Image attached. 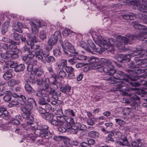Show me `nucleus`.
Listing matches in <instances>:
<instances>
[{
  "instance_id": "7c9ffc66",
  "label": "nucleus",
  "mask_w": 147,
  "mask_h": 147,
  "mask_svg": "<svg viewBox=\"0 0 147 147\" xmlns=\"http://www.w3.org/2000/svg\"><path fill=\"white\" fill-rule=\"evenodd\" d=\"M25 89L26 91L28 94L33 93L34 90L31 86L28 84H26L25 85Z\"/></svg>"
},
{
  "instance_id": "13d9d810",
  "label": "nucleus",
  "mask_w": 147,
  "mask_h": 147,
  "mask_svg": "<svg viewBox=\"0 0 147 147\" xmlns=\"http://www.w3.org/2000/svg\"><path fill=\"white\" fill-rule=\"evenodd\" d=\"M102 45L103 46V47L105 49H107L108 45H109L108 42L107 41L103 39L101 43V45H100L101 47Z\"/></svg>"
},
{
  "instance_id": "a211bd4d",
  "label": "nucleus",
  "mask_w": 147,
  "mask_h": 147,
  "mask_svg": "<svg viewBox=\"0 0 147 147\" xmlns=\"http://www.w3.org/2000/svg\"><path fill=\"white\" fill-rule=\"evenodd\" d=\"M8 113L5 108L2 106H0V116L3 115V117H5V119L7 120L8 118Z\"/></svg>"
},
{
  "instance_id": "0e129e2a",
  "label": "nucleus",
  "mask_w": 147,
  "mask_h": 147,
  "mask_svg": "<svg viewBox=\"0 0 147 147\" xmlns=\"http://www.w3.org/2000/svg\"><path fill=\"white\" fill-rule=\"evenodd\" d=\"M88 145L91 147V145L94 144L96 143L95 140L93 139H90L87 140V142H86Z\"/></svg>"
},
{
  "instance_id": "f704fd0d",
  "label": "nucleus",
  "mask_w": 147,
  "mask_h": 147,
  "mask_svg": "<svg viewBox=\"0 0 147 147\" xmlns=\"http://www.w3.org/2000/svg\"><path fill=\"white\" fill-rule=\"evenodd\" d=\"M37 63V61L36 60H35L33 62L34 64V67H33L32 71H31L33 73V74H36L38 71L40 69L39 68V67L37 66H35L36 65Z\"/></svg>"
},
{
  "instance_id": "39448f33",
  "label": "nucleus",
  "mask_w": 147,
  "mask_h": 147,
  "mask_svg": "<svg viewBox=\"0 0 147 147\" xmlns=\"http://www.w3.org/2000/svg\"><path fill=\"white\" fill-rule=\"evenodd\" d=\"M20 98L22 100V102L20 103L21 106L20 109L22 111L24 115L30 114L31 111L32 107L31 105L25 103L26 101V98L24 95H20Z\"/></svg>"
},
{
  "instance_id": "58836bf2",
  "label": "nucleus",
  "mask_w": 147,
  "mask_h": 147,
  "mask_svg": "<svg viewBox=\"0 0 147 147\" xmlns=\"http://www.w3.org/2000/svg\"><path fill=\"white\" fill-rule=\"evenodd\" d=\"M11 36L14 40H19L21 38V35L15 32L11 34Z\"/></svg>"
},
{
  "instance_id": "6e6d98bb",
  "label": "nucleus",
  "mask_w": 147,
  "mask_h": 147,
  "mask_svg": "<svg viewBox=\"0 0 147 147\" xmlns=\"http://www.w3.org/2000/svg\"><path fill=\"white\" fill-rule=\"evenodd\" d=\"M27 36H28L29 39L31 40H30L29 41H31V42H34L36 41V36L33 34H28Z\"/></svg>"
},
{
  "instance_id": "393cba45",
  "label": "nucleus",
  "mask_w": 147,
  "mask_h": 147,
  "mask_svg": "<svg viewBox=\"0 0 147 147\" xmlns=\"http://www.w3.org/2000/svg\"><path fill=\"white\" fill-rule=\"evenodd\" d=\"M9 102V106L11 107H13L14 106L18 105L19 104H20L21 100H22V99L18 100L16 98H13L11 99Z\"/></svg>"
},
{
  "instance_id": "1a4fd4ad",
  "label": "nucleus",
  "mask_w": 147,
  "mask_h": 147,
  "mask_svg": "<svg viewBox=\"0 0 147 147\" xmlns=\"http://www.w3.org/2000/svg\"><path fill=\"white\" fill-rule=\"evenodd\" d=\"M4 74L3 76L4 79L6 80H8L11 79L13 77L12 72V69H9V68L7 66L3 67Z\"/></svg>"
},
{
  "instance_id": "052dcab7",
  "label": "nucleus",
  "mask_w": 147,
  "mask_h": 147,
  "mask_svg": "<svg viewBox=\"0 0 147 147\" xmlns=\"http://www.w3.org/2000/svg\"><path fill=\"white\" fill-rule=\"evenodd\" d=\"M5 64L8 65L9 66L11 67L14 68L15 67L16 63L14 62L11 61H8L5 62Z\"/></svg>"
},
{
  "instance_id": "79ce46f5",
  "label": "nucleus",
  "mask_w": 147,
  "mask_h": 147,
  "mask_svg": "<svg viewBox=\"0 0 147 147\" xmlns=\"http://www.w3.org/2000/svg\"><path fill=\"white\" fill-rule=\"evenodd\" d=\"M39 37L40 39L43 40L47 38L46 33L44 31H41L39 33Z\"/></svg>"
},
{
  "instance_id": "412c9836",
  "label": "nucleus",
  "mask_w": 147,
  "mask_h": 147,
  "mask_svg": "<svg viewBox=\"0 0 147 147\" xmlns=\"http://www.w3.org/2000/svg\"><path fill=\"white\" fill-rule=\"evenodd\" d=\"M51 101V98L49 95H43L39 104L41 105H44L45 104Z\"/></svg>"
},
{
  "instance_id": "c85d7f7f",
  "label": "nucleus",
  "mask_w": 147,
  "mask_h": 147,
  "mask_svg": "<svg viewBox=\"0 0 147 147\" xmlns=\"http://www.w3.org/2000/svg\"><path fill=\"white\" fill-rule=\"evenodd\" d=\"M100 61L102 64L105 65H106L105 67L103 68V69L104 67H107L108 66L109 67L110 66H112L111 65L112 64V63L109 59L108 60L106 59L102 58L101 59Z\"/></svg>"
},
{
  "instance_id": "b1692460",
  "label": "nucleus",
  "mask_w": 147,
  "mask_h": 147,
  "mask_svg": "<svg viewBox=\"0 0 147 147\" xmlns=\"http://www.w3.org/2000/svg\"><path fill=\"white\" fill-rule=\"evenodd\" d=\"M132 81H133L134 80V79ZM140 83L139 82H134V81L133 82L131 81L129 82L131 86H132L137 87L139 86L140 85H145L146 84V82L145 80L141 79L139 81Z\"/></svg>"
},
{
  "instance_id": "4468645a",
  "label": "nucleus",
  "mask_w": 147,
  "mask_h": 147,
  "mask_svg": "<svg viewBox=\"0 0 147 147\" xmlns=\"http://www.w3.org/2000/svg\"><path fill=\"white\" fill-rule=\"evenodd\" d=\"M88 45L91 49L90 48V51H87L92 54H93L94 52L97 53L99 52L100 51V49H101L100 47V48H96L94 44L91 40L88 41Z\"/></svg>"
},
{
  "instance_id": "e433bc0d",
  "label": "nucleus",
  "mask_w": 147,
  "mask_h": 147,
  "mask_svg": "<svg viewBox=\"0 0 147 147\" xmlns=\"http://www.w3.org/2000/svg\"><path fill=\"white\" fill-rule=\"evenodd\" d=\"M147 34V33H140L139 34V36H138V40L140 41H147V36H146L144 34Z\"/></svg>"
},
{
  "instance_id": "5fc2aeb1",
  "label": "nucleus",
  "mask_w": 147,
  "mask_h": 147,
  "mask_svg": "<svg viewBox=\"0 0 147 147\" xmlns=\"http://www.w3.org/2000/svg\"><path fill=\"white\" fill-rule=\"evenodd\" d=\"M53 139L56 141H61L64 140L65 139V137L61 136H54Z\"/></svg>"
},
{
  "instance_id": "864d4df0",
  "label": "nucleus",
  "mask_w": 147,
  "mask_h": 147,
  "mask_svg": "<svg viewBox=\"0 0 147 147\" xmlns=\"http://www.w3.org/2000/svg\"><path fill=\"white\" fill-rule=\"evenodd\" d=\"M23 117L27 119L32 121L34 120V118L30 115V114H24L22 115Z\"/></svg>"
},
{
  "instance_id": "aec40b11",
  "label": "nucleus",
  "mask_w": 147,
  "mask_h": 147,
  "mask_svg": "<svg viewBox=\"0 0 147 147\" xmlns=\"http://www.w3.org/2000/svg\"><path fill=\"white\" fill-rule=\"evenodd\" d=\"M9 26V23L8 22H5L2 25L1 33L3 35H5L8 30Z\"/></svg>"
},
{
  "instance_id": "ddd939ff",
  "label": "nucleus",
  "mask_w": 147,
  "mask_h": 147,
  "mask_svg": "<svg viewBox=\"0 0 147 147\" xmlns=\"http://www.w3.org/2000/svg\"><path fill=\"white\" fill-rule=\"evenodd\" d=\"M131 24L133 27L135 29H140L141 30H142V31L141 30V32L142 33H147V28H145L144 26L139 24L138 22L134 21L132 22Z\"/></svg>"
},
{
  "instance_id": "69168bd1",
  "label": "nucleus",
  "mask_w": 147,
  "mask_h": 147,
  "mask_svg": "<svg viewBox=\"0 0 147 147\" xmlns=\"http://www.w3.org/2000/svg\"><path fill=\"white\" fill-rule=\"evenodd\" d=\"M96 119L95 118L89 119L87 121V123L88 124L90 125H93L94 124Z\"/></svg>"
},
{
  "instance_id": "8fccbe9b",
  "label": "nucleus",
  "mask_w": 147,
  "mask_h": 147,
  "mask_svg": "<svg viewBox=\"0 0 147 147\" xmlns=\"http://www.w3.org/2000/svg\"><path fill=\"white\" fill-rule=\"evenodd\" d=\"M61 92L59 91H57L54 95H52V97L54 99L57 100L58 98V97L61 96Z\"/></svg>"
},
{
  "instance_id": "bb28decb",
  "label": "nucleus",
  "mask_w": 147,
  "mask_h": 147,
  "mask_svg": "<svg viewBox=\"0 0 147 147\" xmlns=\"http://www.w3.org/2000/svg\"><path fill=\"white\" fill-rule=\"evenodd\" d=\"M11 92L9 91H6L5 93V95L3 97V100L6 102L10 101L11 99Z\"/></svg>"
},
{
  "instance_id": "72a5a7b5",
  "label": "nucleus",
  "mask_w": 147,
  "mask_h": 147,
  "mask_svg": "<svg viewBox=\"0 0 147 147\" xmlns=\"http://www.w3.org/2000/svg\"><path fill=\"white\" fill-rule=\"evenodd\" d=\"M88 134L89 137L92 138H97L99 135V134L98 132L94 131H89Z\"/></svg>"
},
{
  "instance_id": "f257e3e1",
  "label": "nucleus",
  "mask_w": 147,
  "mask_h": 147,
  "mask_svg": "<svg viewBox=\"0 0 147 147\" xmlns=\"http://www.w3.org/2000/svg\"><path fill=\"white\" fill-rule=\"evenodd\" d=\"M103 71L108 75H113V77L108 79V80L110 81V83L111 84L117 83V81L114 80H122L128 82L129 81H131L132 79L130 76L122 71H119L116 72L113 66L105 67L103 69Z\"/></svg>"
},
{
  "instance_id": "3c124183",
  "label": "nucleus",
  "mask_w": 147,
  "mask_h": 147,
  "mask_svg": "<svg viewBox=\"0 0 147 147\" xmlns=\"http://www.w3.org/2000/svg\"><path fill=\"white\" fill-rule=\"evenodd\" d=\"M56 40H58L61 37V34L59 31H56L54 33V35L52 36Z\"/></svg>"
},
{
  "instance_id": "774afa93",
  "label": "nucleus",
  "mask_w": 147,
  "mask_h": 147,
  "mask_svg": "<svg viewBox=\"0 0 147 147\" xmlns=\"http://www.w3.org/2000/svg\"><path fill=\"white\" fill-rule=\"evenodd\" d=\"M75 78V75L73 72L69 74L67 77V78L69 80L73 79Z\"/></svg>"
},
{
  "instance_id": "7ed1b4c3",
  "label": "nucleus",
  "mask_w": 147,
  "mask_h": 147,
  "mask_svg": "<svg viewBox=\"0 0 147 147\" xmlns=\"http://www.w3.org/2000/svg\"><path fill=\"white\" fill-rule=\"evenodd\" d=\"M49 128L47 125L40 123L38 125L37 129L36 131V135L38 136L45 137L46 139L51 138L52 136L49 133Z\"/></svg>"
},
{
  "instance_id": "a878e982",
  "label": "nucleus",
  "mask_w": 147,
  "mask_h": 147,
  "mask_svg": "<svg viewBox=\"0 0 147 147\" xmlns=\"http://www.w3.org/2000/svg\"><path fill=\"white\" fill-rule=\"evenodd\" d=\"M10 44L9 45V48L12 51H14L16 50L17 48L16 45H18L19 42H16L13 40H12L9 42Z\"/></svg>"
},
{
  "instance_id": "a18cd8bd",
  "label": "nucleus",
  "mask_w": 147,
  "mask_h": 147,
  "mask_svg": "<svg viewBox=\"0 0 147 147\" xmlns=\"http://www.w3.org/2000/svg\"><path fill=\"white\" fill-rule=\"evenodd\" d=\"M47 63H53L56 61L55 58L53 56H49L45 60Z\"/></svg>"
},
{
  "instance_id": "9b49d317",
  "label": "nucleus",
  "mask_w": 147,
  "mask_h": 147,
  "mask_svg": "<svg viewBox=\"0 0 147 147\" xmlns=\"http://www.w3.org/2000/svg\"><path fill=\"white\" fill-rule=\"evenodd\" d=\"M131 58L130 54H127L124 55H119L117 58L119 62L125 63L129 62Z\"/></svg>"
},
{
  "instance_id": "473e14b6",
  "label": "nucleus",
  "mask_w": 147,
  "mask_h": 147,
  "mask_svg": "<svg viewBox=\"0 0 147 147\" xmlns=\"http://www.w3.org/2000/svg\"><path fill=\"white\" fill-rule=\"evenodd\" d=\"M53 78L54 79L53 82L52 83V84L54 86H55L54 87V88L55 89H56L58 88V86H60L61 84V83L58 81V80H59V78L56 75V77L55 78Z\"/></svg>"
},
{
  "instance_id": "a19ab883",
  "label": "nucleus",
  "mask_w": 147,
  "mask_h": 147,
  "mask_svg": "<svg viewBox=\"0 0 147 147\" xmlns=\"http://www.w3.org/2000/svg\"><path fill=\"white\" fill-rule=\"evenodd\" d=\"M27 100V103L26 104L30 105L32 107L33 105L36 104V102L32 98H28V99H26Z\"/></svg>"
},
{
  "instance_id": "49530a36",
  "label": "nucleus",
  "mask_w": 147,
  "mask_h": 147,
  "mask_svg": "<svg viewBox=\"0 0 147 147\" xmlns=\"http://www.w3.org/2000/svg\"><path fill=\"white\" fill-rule=\"evenodd\" d=\"M18 28L14 29L15 31L18 32L19 33H21L22 32V31L21 29L23 27V25L21 23H18L17 24Z\"/></svg>"
},
{
  "instance_id": "2eb2a0df",
  "label": "nucleus",
  "mask_w": 147,
  "mask_h": 147,
  "mask_svg": "<svg viewBox=\"0 0 147 147\" xmlns=\"http://www.w3.org/2000/svg\"><path fill=\"white\" fill-rule=\"evenodd\" d=\"M50 83L49 79L46 78L45 82H43L42 85L40 86V89L45 93V91L49 88Z\"/></svg>"
},
{
  "instance_id": "09e8293b",
  "label": "nucleus",
  "mask_w": 147,
  "mask_h": 147,
  "mask_svg": "<svg viewBox=\"0 0 147 147\" xmlns=\"http://www.w3.org/2000/svg\"><path fill=\"white\" fill-rule=\"evenodd\" d=\"M31 26H36L38 27H40L41 26V24L39 20H36L34 21L32 23H30Z\"/></svg>"
},
{
  "instance_id": "20e7f679",
  "label": "nucleus",
  "mask_w": 147,
  "mask_h": 147,
  "mask_svg": "<svg viewBox=\"0 0 147 147\" xmlns=\"http://www.w3.org/2000/svg\"><path fill=\"white\" fill-rule=\"evenodd\" d=\"M132 51L133 52V54L135 55H138L134 58L135 61L139 62L138 63H136V64L140 65L142 67H145L144 65L147 66V60L140 59L139 58V57H141L145 55V51L143 50H140L139 49L137 48L133 49Z\"/></svg>"
},
{
  "instance_id": "ea45409f",
  "label": "nucleus",
  "mask_w": 147,
  "mask_h": 147,
  "mask_svg": "<svg viewBox=\"0 0 147 147\" xmlns=\"http://www.w3.org/2000/svg\"><path fill=\"white\" fill-rule=\"evenodd\" d=\"M57 40H56L54 38L53 36L51 37V38L49 39L48 41V44L49 45H53L56 44Z\"/></svg>"
},
{
  "instance_id": "dca6fc26",
  "label": "nucleus",
  "mask_w": 147,
  "mask_h": 147,
  "mask_svg": "<svg viewBox=\"0 0 147 147\" xmlns=\"http://www.w3.org/2000/svg\"><path fill=\"white\" fill-rule=\"evenodd\" d=\"M133 80V78H132V79L131 81H129V82H126L125 81H117V83H118V84L116 85V88L118 89H121V88L122 87H124L125 86V85H127L128 86L131 85L130 84L129 82L132 81ZM118 89L116 90H117Z\"/></svg>"
},
{
  "instance_id": "f8f14e48",
  "label": "nucleus",
  "mask_w": 147,
  "mask_h": 147,
  "mask_svg": "<svg viewBox=\"0 0 147 147\" xmlns=\"http://www.w3.org/2000/svg\"><path fill=\"white\" fill-rule=\"evenodd\" d=\"M33 93L35 96L36 98L38 101L39 104L45 93L41 90L38 89L37 90H34Z\"/></svg>"
},
{
  "instance_id": "cd10ccee",
  "label": "nucleus",
  "mask_w": 147,
  "mask_h": 147,
  "mask_svg": "<svg viewBox=\"0 0 147 147\" xmlns=\"http://www.w3.org/2000/svg\"><path fill=\"white\" fill-rule=\"evenodd\" d=\"M140 139H139L137 141H132L131 142V145L132 147H143L144 144L140 142Z\"/></svg>"
},
{
  "instance_id": "f03ea898",
  "label": "nucleus",
  "mask_w": 147,
  "mask_h": 147,
  "mask_svg": "<svg viewBox=\"0 0 147 147\" xmlns=\"http://www.w3.org/2000/svg\"><path fill=\"white\" fill-rule=\"evenodd\" d=\"M138 36L139 34L136 36L132 34L129 35L125 37L118 36L117 45L118 48L122 51H127V48H125L124 45L128 43L130 44L135 39H138L137 37Z\"/></svg>"
},
{
  "instance_id": "680f3d73",
  "label": "nucleus",
  "mask_w": 147,
  "mask_h": 147,
  "mask_svg": "<svg viewBox=\"0 0 147 147\" xmlns=\"http://www.w3.org/2000/svg\"><path fill=\"white\" fill-rule=\"evenodd\" d=\"M115 120L116 122L118 123L120 126H122L124 125L125 123V121L119 119H116Z\"/></svg>"
},
{
  "instance_id": "f3484780",
  "label": "nucleus",
  "mask_w": 147,
  "mask_h": 147,
  "mask_svg": "<svg viewBox=\"0 0 147 147\" xmlns=\"http://www.w3.org/2000/svg\"><path fill=\"white\" fill-rule=\"evenodd\" d=\"M66 127L67 129H71L73 127V126L74 123V119L71 117L66 118Z\"/></svg>"
},
{
  "instance_id": "6e6552de",
  "label": "nucleus",
  "mask_w": 147,
  "mask_h": 147,
  "mask_svg": "<svg viewBox=\"0 0 147 147\" xmlns=\"http://www.w3.org/2000/svg\"><path fill=\"white\" fill-rule=\"evenodd\" d=\"M143 0H136L137 2L135 4V7L139 11L147 14V4H140V2Z\"/></svg>"
},
{
  "instance_id": "0eeeda50",
  "label": "nucleus",
  "mask_w": 147,
  "mask_h": 147,
  "mask_svg": "<svg viewBox=\"0 0 147 147\" xmlns=\"http://www.w3.org/2000/svg\"><path fill=\"white\" fill-rule=\"evenodd\" d=\"M65 47L63 45H61L62 48L65 53L66 54H68V51L73 54H76V52L74 46L70 42L66 41L65 42Z\"/></svg>"
},
{
  "instance_id": "5701e85b",
  "label": "nucleus",
  "mask_w": 147,
  "mask_h": 147,
  "mask_svg": "<svg viewBox=\"0 0 147 147\" xmlns=\"http://www.w3.org/2000/svg\"><path fill=\"white\" fill-rule=\"evenodd\" d=\"M46 67L47 71L50 74V78H52L56 77V75L54 73L52 65H50L48 66H47Z\"/></svg>"
},
{
  "instance_id": "423d86ee",
  "label": "nucleus",
  "mask_w": 147,
  "mask_h": 147,
  "mask_svg": "<svg viewBox=\"0 0 147 147\" xmlns=\"http://www.w3.org/2000/svg\"><path fill=\"white\" fill-rule=\"evenodd\" d=\"M136 64H135L134 63L131 62L127 65L128 69H127V71L129 73L131 72L133 73V75H132V74H131V75L133 77H135L134 74H136V71L137 70L140 71V72L143 73L146 72V70L141 69H139L138 67H136Z\"/></svg>"
},
{
  "instance_id": "9d476101",
  "label": "nucleus",
  "mask_w": 147,
  "mask_h": 147,
  "mask_svg": "<svg viewBox=\"0 0 147 147\" xmlns=\"http://www.w3.org/2000/svg\"><path fill=\"white\" fill-rule=\"evenodd\" d=\"M89 64H93L92 68V69H96L100 67V66L97 64L99 61L98 59L95 57H90L88 60Z\"/></svg>"
},
{
  "instance_id": "e2e57ef3",
  "label": "nucleus",
  "mask_w": 147,
  "mask_h": 147,
  "mask_svg": "<svg viewBox=\"0 0 147 147\" xmlns=\"http://www.w3.org/2000/svg\"><path fill=\"white\" fill-rule=\"evenodd\" d=\"M114 136V134L113 133H111L109 134L106 137V139L108 140L113 142L114 139H113V137Z\"/></svg>"
},
{
  "instance_id": "37998d69",
  "label": "nucleus",
  "mask_w": 147,
  "mask_h": 147,
  "mask_svg": "<svg viewBox=\"0 0 147 147\" xmlns=\"http://www.w3.org/2000/svg\"><path fill=\"white\" fill-rule=\"evenodd\" d=\"M67 74L63 70H61L59 73L58 77L64 79L66 76Z\"/></svg>"
},
{
  "instance_id": "4c0bfd02",
  "label": "nucleus",
  "mask_w": 147,
  "mask_h": 147,
  "mask_svg": "<svg viewBox=\"0 0 147 147\" xmlns=\"http://www.w3.org/2000/svg\"><path fill=\"white\" fill-rule=\"evenodd\" d=\"M10 51H7L5 53H2L1 54V57L4 59H8L10 58Z\"/></svg>"
},
{
  "instance_id": "c756f323",
  "label": "nucleus",
  "mask_w": 147,
  "mask_h": 147,
  "mask_svg": "<svg viewBox=\"0 0 147 147\" xmlns=\"http://www.w3.org/2000/svg\"><path fill=\"white\" fill-rule=\"evenodd\" d=\"M27 43L28 45L30 46L31 48L32 49L34 50H37L39 49L40 46L37 45H35L34 42H31V41H27Z\"/></svg>"
},
{
  "instance_id": "603ef678",
  "label": "nucleus",
  "mask_w": 147,
  "mask_h": 147,
  "mask_svg": "<svg viewBox=\"0 0 147 147\" xmlns=\"http://www.w3.org/2000/svg\"><path fill=\"white\" fill-rule=\"evenodd\" d=\"M65 70L66 71V72L68 73H70L72 72H74V69L72 67H69L66 66V67H64Z\"/></svg>"
},
{
  "instance_id": "c9c22d12",
  "label": "nucleus",
  "mask_w": 147,
  "mask_h": 147,
  "mask_svg": "<svg viewBox=\"0 0 147 147\" xmlns=\"http://www.w3.org/2000/svg\"><path fill=\"white\" fill-rule=\"evenodd\" d=\"M71 89V87L67 85L61 87L60 88V90L62 92L65 93L66 92H69L70 90Z\"/></svg>"
},
{
  "instance_id": "c03bdc74",
  "label": "nucleus",
  "mask_w": 147,
  "mask_h": 147,
  "mask_svg": "<svg viewBox=\"0 0 147 147\" xmlns=\"http://www.w3.org/2000/svg\"><path fill=\"white\" fill-rule=\"evenodd\" d=\"M44 117L47 120H50L53 118L54 116L48 112H47L44 115Z\"/></svg>"
},
{
  "instance_id": "4d7b16f0",
  "label": "nucleus",
  "mask_w": 147,
  "mask_h": 147,
  "mask_svg": "<svg viewBox=\"0 0 147 147\" xmlns=\"http://www.w3.org/2000/svg\"><path fill=\"white\" fill-rule=\"evenodd\" d=\"M16 83L17 82L14 79H11L8 82L7 84L9 86L12 87L16 84Z\"/></svg>"
},
{
  "instance_id": "de8ad7c7",
  "label": "nucleus",
  "mask_w": 147,
  "mask_h": 147,
  "mask_svg": "<svg viewBox=\"0 0 147 147\" xmlns=\"http://www.w3.org/2000/svg\"><path fill=\"white\" fill-rule=\"evenodd\" d=\"M80 46L85 49L87 51H90V48L89 47H87L86 46V44L84 42L81 41L80 42Z\"/></svg>"
},
{
  "instance_id": "338daca9",
  "label": "nucleus",
  "mask_w": 147,
  "mask_h": 147,
  "mask_svg": "<svg viewBox=\"0 0 147 147\" xmlns=\"http://www.w3.org/2000/svg\"><path fill=\"white\" fill-rule=\"evenodd\" d=\"M32 28V30L33 34H37L38 32V30L36 27V26H31Z\"/></svg>"
},
{
  "instance_id": "4be33fe9",
  "label": "nucleus",
  "mask_w": 147,
  "mask_h": 147,
  "mask_svg": "<svg viewBox=\"0 0 147 147\" xmlns=\"http://www.w3.org/2000/svg\"><path fill=\"white\" fill-rule=\"evenodd\" d=\"M15 67L14 68V70L16 72L22 71L25 69V67L23 64H20L18 65L16 63Z\"/></svg>"
},
{
  "instance_id": "2f4dec72",
  "label": "nucleus",
  "mask_w": 147,
  "mask_h": 147,
  "mask_svg": "<svg viewBox=\"0 0 147 147\" xmlns=\"http://www.w3.org/2000/svg\"><path fill=\"white\" fill-rule=\"evenodd\" d=\"M66 118L63 116H57L56 117V119L58 121V123L59 125H64L66 122Z\"/></svg>"
},
{
  "instance_id": "6ab92c4d",
  "label": "nucleus",
  "mask_w": 147,
  "mask_h": 147,
  "mask_svg": "<svg viewBox=\"0 0 147 147\" xmlns=\"http://www.w3.org/2000/svg\"><path fill=\"white\" fill-rule=\"evenodd\" d=\"M125 95L128 96L130 97V100L132 101H135L137 100H139L140 99L139 97L136 94L134 93H129L127 92H124Z\"/></svg>"
},
{
  "instance_id": "bf43d9fd",
  "label": "nucleus",
  "mask_w": 147,
  "mask_h": 147,
  "mask_svg": "<svg viewBox=\"0 0 147 147\" xmlns=\"http://www.w3.org/2000/svg\"><path fill=\"white\" fill-rule=\"evenodd\" d=\"M38 112L41 114L45 115L47 112V111L41 107H38L37 108Z\"/></svg>"
}]
</instances>
